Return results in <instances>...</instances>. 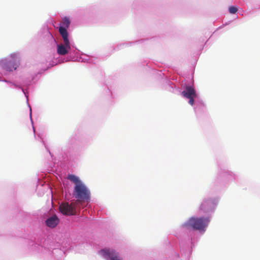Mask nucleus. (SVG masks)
<instances>
[{
    "instance_id": "nucleus-1",
    "label": "nucleus",
    "mask_w": 260,
    "mask_h": 260,
    "mask_svg": "<svg viewBox=\"0 0 260 260\" xmlns=\"http://www.w3.org/2000/svg\"><path fill=\"white\" fill-rule=\"evenodd\" d=\"M209 222L208 218L191 217L183 224V226L188 229H193L199 231H204Z\"/></svg>"
},
{
    "instance_id": "nucleus-2",
    "label": "nucleus",
    "mask_w": 260,
    "mask_h": 260,
    "mask_svg": "<svg viewBox=\"0 0 260 260\" xmlns=\"http://www.w3.org/2000/svg\"><path fill=\"white\" fill-rule=\"evenodd\" d=\"M73 194L79 201H87L90 197V191L83 182L75 185Z\"/></svg>"
},
{
    "instance_id": "nucleus-3",
    "label": "nucleus",
    "mask_w": 260,
    "mask_h": 260,
    "mask_svg": "<svg viewBox=\"0 0 260 260\" xmlns=\"http://www.w3.org/2000/svg\"><path fill=\"white\" fill-rule=\"evenodd\" d=\"M183 96L186 99H189L188 103L193 105L194 104V99L197 96L196 90L192 86H186L184 90L181 92Z\"/></svg>"
},
{
    "instance_id": "nucleus-4",
    "label": "nucleus",
    "mask_w": 260,
    "mask_h": 260,
    "mask_svg": "<svg viewBox=\"0 0 260 260\" xmlns=\"http://www.w3.org/2000/svg\"><path fill=\"white\" fill-rule=\"evenodd\" d=\"M11 57L14 60V62H2V66L4 70L6 71H12L13 70H16L19 65V58L16 54H13L11 55Z\"/></svg>"
},
{
    "instance_id": "nucleus-5",
    "label": "nucleus",
    "mask_w": 260,
    "mask_h": 260,
    "mask_svg": "<svg viewBox=\"0 0 260 260\" xmlns=\"http://www.w3.org/2000/svg\"><path fill=\"white\" fill-rule=\"evenodd\" d=\"M100 252L104 257L107 260H122L121 256L114 250L105 249L101 250Z\"/></svg>"
},
{
    "instance_id": "nucleus-6",
    "label": "nucleus",
    "mask_w": 260,
    "mask_h": 260,
    "mask_svg": "<svg viewBox=\"0 0 260 260\" xmlns=\"http://www.w3.org/2000/svg\"><path fill=\"white\" fill-rule=\"evenodd\" d=\"M59 211L63 214L66 215H74L76 210L73 206L68 203H62L59 207Z\"/></svg>"
},
{
    "instance_id": "nucleus-7",
    "label": "nucleus",
    "mask_w": 260,
    "mask_h": 260,
    "mask_svg": "<svg viewBox=\"0 0 260 260\" xmlns=\"http://www.w3.org/2000/svg\"><path fill=\"white\" fill-rule=\"evenodd\" d=\"M70 49V43L68 44V45L67 44H60L57 46V52L61 55H64L68 54Z\"/></svg>"
},
{
    "instance_id": "nucleus-8",
    "label": "nucleus",
    "mask_w": 260,
    "mask_h": 260,
    "mask_svg": "<svg viewBox=\"0 0 260 260\" xmlns=\"http://www.w3.org/2000/svg\"><path fill=\"white\" fill-rule=\"evenodd\" d=\"M59 222V219L56 215H54L45 221L46 225L50 228H55Z\"/></svg>"
},
{
    "instance_id": "nucleus-9",
    "label": "nucleus",
    "mask_w": 260,
    "mask_h": 260,
    "mask_svg": "<svg viewBox=\"0 0 260 260\" xmlns=\"http://www.w3.org/2000/svg\"><path fill=\"white\" fill-rule=\"evenodd\" d=\"M58 31L61 36L64 44H68L70 43L69 39H68V32L67 30V29L62 26H60L58 29Z\"/></svg>"
},
{
    "instance_id": "nucleus-10",
    "label": "nucleus",
    "mask_w": 260,
    "mask_h": 260,
    "mask_svg": "<svg viewBox=\"0 0 260 260\" xmlns=\"http://www.w3.org/2000/svg\"><path fill=\"white\" fill-rule=\"evenodd\" d=\"M67 178L70 181L73 182L75 184V185H77L82 182L77 176L74 175H69Z\"/></svg>"
},
{
    "instance_id": "nucleus-11",
    "label": "nucleus",
    "mask_w": 260,
    "mask_h": 260,
    "mask_svg": "<svg viewBox=\"0 0 260 260\" xmlns=\"http://www.w3.org/2000/svg\"><path fill=\"white\" fill-rule=\"evenodd\" d=\"M70 23V22L68 18L66 17L63 19L62 24L67 27H68L69 26Z\"/></svg>"
},
{
    "instance_id": "nucleus-12",
    "label": "nucleus",
    "mask_w": 260,
    "mask_h": 260,
    "mask_svg": "<svg viewBox=\"0 0 260 260\" xmlns=\"http://www.w3.org/2000/svg\"><path fill=\"white\" fill-rule=\"evenodd\" d=\"M237 11V8L234 6H231L229 8V12L231 14H235Z\"/></svg>"
},
{
    "instance_id": "nucleus-13",
    "label": "nucleus",
    "mask_w": 260,
    "mask_h": 260,
    "mask_svg": "<svg viewBox=\"0 0 260 260\" xmlns=\"http://www.w3.org/2000/svg\"><path fill=\"white\" fill-rule=\"evenodd\" d=\"M206 204V203H204L202 205V208H203L204 205Z\"/></svg>"
}]
</instances>
